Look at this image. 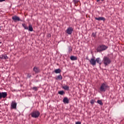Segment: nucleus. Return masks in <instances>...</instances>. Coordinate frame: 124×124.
Here are the masks:
<instances>
[{
	"label": "nucleus",
	"mask_w": 124,
	"mask_h": 124,
	"mask_svg": "<svg viewBox=\"0 0 124 124\" xmlns=\"http://www.w3.org/2000/svg\"><path fill=\"white\" fill-rule=\"evenodd\" d=\"M62 75L58 76L57 77V80H62Z\"/></svg>",
	"instance_id": "nucleus-22"
},
{
	"label": "nucleus",
	"mask_w": 124,
	"mask_h": 124,
	"mask_svg": "<svg viewBox=\"0 0 124 124\" xmlns=\"http://www.w3.org/2000/svg\"><path fill=\"white\" fill-rule=\"evenodd\" d=\"M108 48V46L105 45H101L99 46L97 48V52H102V51H105Z\"/></svg>",
	"instance_id": "nucleus-3"
},
{
	"label": "nucleus",
	"mask_w": 124,
	"mask_h": 124,
	"mask_svg": "<svg viewBox=\"0 0 124 124\" xmlns=\"http://www.w3.org/2000/svg\"><path fill=\"white\" fill-rule=\"evenodd\" d=\"M62 89L65 90V91H69V86H67V85H65L64 86H63Z\"/></svg>",
	"instance_id": "nucleus-17"
},
{
	"label": "nucleus",
	"mask_w": 124,
	"mask_h": 124,
	"mask_svg": "<svg viewBox=\"0 0 124 124\" xmlns=\"http://www.w3.org/2000/svg\"><path fill=\"white\" fill-rule=\"evenodd\" d=\"M76 124H81V122H76Z\"/></svg>",
	"instance_id": "nucleus-26"
},
{
	"label": "nucleus",
	"mask_w": 124,
	"mask_h": 124,
	"mask_svg": "<svg viewBox=\"0 0 124 124\" xmlns=\"http://www.w3.org/2000/svg\"><path fill=\"white\" fill-rule=\"evenodd\" d=\"M100 0H97V1L98 2V1H100ZM102 1H103L104 0H101Z\"/></svg>",
	"instance_id": "nucleus-28"
},
{
	"label": "nucleus",
	"mask_w": 124,
	"mask_h": 124,
	"mask_svg": "<svg viewBox=\"0 0 124 124\" xmlns=\"http://www.w3.org/2000/svg\"><path fill=\"white\" fill-rule=\"evenodd\" d=\"M2 1H5V0H0V2H2Z\"/></svg>",
	"instance_id": "nucleus-27"
},
{
	"label": "nucleus",
	"mask_w": 124,
	"mask_h": 124,
	"mask_svg": "<svg viewBox=\"0 0 124 124\" xmlns=\"http://www.w3.org/2000/svg\"><path fill=\"white\" fill-rule=\"evenodd\" d=\"M95 20L97 21H105L106 19L103 17H95Z\"/></svg>",
	"instance_id": "nucleus-12"
},
{
	"label": "nucleus",
	"mask_w": 124,
	"mask_h": 124,
	"mask_svg": "<svg viewBox=\"0 0 124 124\" xmlns=\"http://www.w3.org/2000/svg\"><path fill=\"white\" fill-rule=\"evenodd\" d=\"M73 32V28L72 27H69L66 30V33L67 34H72Z\"/></svg>",
	"instance_id": "nucleus-7"
},
{
	"label": "nucleus",
	"mask_w": 124,
	"mask_h": 124,
	"mask_svg": "<svg viewBox=\"0 0 124 124\" xmlns=\"http://www.w3.org/2000/svg\"><path fill=\"white\" fill-rule=\"evenodd\" d=\"M0 59L1 60H7V59H8V57H7V55H6V54H2L0 56Z\"/></svg>",
	"instance_id": "nucleus-10"
},
{
	"label": "nucleus",
	"mask_w": 124,
	"mask_h": 124,
	"mask_svg": "<svg viewBox=\"0 0 124 124\" xmlns=\"http://www.w3.org/2000/svg\"><path fill=\"white\" fill-rule=\"evenodd\" d=\"M68 53H71L72 52V47L71 46H68Z\"/></svg>",
	"instance_id": "nucleus-20"
},
{
	"label": "nucleus",
	"mask_w": 124,
	"mask_h": 124,
	"mask_svg": "<svg viewBox=\"0 0 124 124\" xmlns=\"http://www.w3.org/2000/svg\"><path fill=\"white\" fill-rule=\"evenodd\" d=\"M89 62L92 65H95L96 64V61L94 58H92Z\"/></svg>",
	"instance_id": "nucleus-9"
},
{
	"label": "nucleus",
	"mask_w": 124,
	"mask_h": 124,
	"mask_svg": "<svg viewBox=\"0 0 124 124\" xmlns=\"http://www.w3.org/2000/svg\"><path fill=\"white\" fill-rule=\"evenodd\" d=\"M70 60H71V61H77V57L72 56L70 57Z\"/></svg>",
	"instance_id": "nucleus-15"
},
{
	"label": "nucleus",
	"mask_w": 124,
	"mask_h": 124,
	"mask_svg": "<svg viewBox=\"0 0 124 124\" xmlns=\"http://www.w3.org/2000/svg\"><path fill=\"white\" fill-rule=\"evenodd\" d=\"M96 62H97V63H99L100 65L101 64V59H100L99 58L96 59Z\"/></svg>",
	"instance_id": "nucleus-14"
},
{
	"label": "nucleus",
	"mask_w": 124,
	"mask_h": 124,
	"mask_svg": "<svg viewBox=\"0 0 124 124\" xmlns=\"http://www.w3.org/2000/svg\"><path fill=\"white\" fill-rule=\"evenodd\" d=\"M103 62L106 66L111 63V60L107 57H105L104 58Z\"/></svg>",
	"instance_id": "nucleus-4"
},
{
	"label": "nucleus",
	"mask_w": 124,
	"mask_h": 124,
	"mask_svg": "<svg viewBox=\"0 0 124 124\" xmlns=\"http://www.w3.org/2000/svg\"><path fill=\"white\" fill-rule=\"evenodd\" d=\"M6 96H7V93L0 92V99H1V98H5Z\"/></svg>",
	"instance_id": "nucleus-6"
},
{
	"label": "nucleus",
	"mask_w": 124,
	"mask_h": 124,
	"mask_svg": "<svg viewBox=\"0 0 124 124\" xmlns=\"http://www.w3.org/2000/svg\"><path fill=\"white\" fill-rule=\"evenodd\" d=\"M22 26L24 28L25 30H27L28 31H33V28H32V25L31 24H29V27H28L25 23H23Z\"/></svg>",
	"instance_id": "nucleus-1"
},
{
	"label": "nucleus",
	"mask_w": 124,
	"mask_h": 124,
	"mask_svg": "<svg viewBox=\"0 0 124 124\" xmlns=\"http://www.w3.org/2000/svg\"><path fill=\"white\" fill-rule=\"evenodd\" d=\"M63 102L65 104H68V103H69V100H68L67 97H65L63 99Z\"/></svg>",
	"instance_id": "nucleus-13"
},
{
	"label": "nucleus",
	"mask_w": 124,
	"mask_h": 124,
	"mask_svg": "<svg viewBox=\"0 0 124 124\" xmlns=\"http://www.w3.org/2000/svg\"><path fill=\"white\" fill-rule=\"evenodd\" d=\"M12 19L14 21V22H17V21H21L20 17L17 16H13Z\"/></svg>",
	"instance_id": "nucleus-8"
},
{
	"label": "nucleus",
	"mask_w": 124,
	"mask_h": 124,
	"mask_svg": "<svg viewBox=\"0 0 124 124\" xmlns=\"http://www.w3.org/2000/svg\"><path fill=\"white\" fill-rule=\"evenodd\" d=\"M108 88H109V86L105 84V83H102L100 87V92H106V90H107V89H108Z\"/></svg>",
	"instance_id": "nucleus-2"
},
{
	"label": "nucleus",
	"mask_w": 124,
	"mask_h": 124,
	"mask_svg": "<svg viewBox=\"0 0 124 124\" xmlns=\"http://www.w3.org/2000/svg\"><path fill=\"white\" fill-rule=\"evenodd\" d=\"M11 107L13 109H16V107H17V103L15 102H12L11 104Z\"/></svg>",
	"instance_id": "nucleus-11"
},
{
	"label": "nucleus",
	"mask_w": 124,
	"mask_h": 124,
	"mask_svg": "<svg viewBox=\"0 0 124 124\" xmlns=\"http://www.w3.org/2000/svg\"><path fill=\"white\" fill-rule=\"evenodd\" d=\"M33 71L35 72V73H38V72L40 71L39 69L36 67L33 68Z\"/></svg>",
	"instance_id": "nucleus-16"
},
{
	"label": "nucleus",
	"mask_w": 124,
	"mask_h": 124,
	"mask_svg": "<svg viewBox=\"0 0 124 124\" xmlns=\"http://www.w3.org/2000/svg\"><path fill=\"white\" fill-rule=\"evenodd\" d=\"M92 35L93 37H95L96 36V33L93 32Z\"/></svg>",
	"instance_id": "nucleus-24"
},
{
	"label": "nucleus",
	"mask_w": 124,
	"mask_h": 124,
	"mask_svg": "<svg viewBox=\"0 0 124 124\" xmlns=\"http://www.w3.org/2000/svg\"><path fill=\"white\" fill-rule=\"evenodd\" d=\"M58 93H59V94L63 95V94H64V93H64L63 91H61L58 92Z\"/></svg>",
	"instance_id": "nucleus-21"
},
{
	"label": "nucleus",
	"mask_w": 124,
	"mask_h": 124,
	"mask_svg": "<svg viewBox=\"0 0 124 124\" xmlns=\"http://www.w3.org/2000/svg\"><path fill=\"white\" fill-rule=\"evenodd\" d=\"M1 43V42H0V44Z\"/></svg>",
	"instance_id": "nucleus-29"
},
{
	"label": "nucleus",
	"mask_w": 124,
	"mask_h": 124,
	"mask_svg": "<svg viewBox=\"0 0 124 124\" xmlns=\"http://www.w3.org/2000/svg\"><path fill=\"white\" fill-rule=\"evenodd\" d=\"M40 115V112H39V111H35L32 112L31 113V116L32 118H38Z\"/></svg>",
	"instance_id": "nucleus-5"
},
{
	"label": "nucleus",
	"mask_w": 124,
	"mask_h": 124,
	"mask_svg": "<svg viewBox=\"0 0 124 124\" xmlns=\"http://www.w3.org/2000/svg\"><path fill=\"white\" fill-rule=\"evenodd\" d=\"M90 103H91V104H93V103H94V100H91L90 101Z\"/></svg>",
	"instance_id": "nucleus-25"
},
{
	"label": "nucleus",
	"mask_w": 124,
	"mask_h": 124,
	"mask_svg": "<svg viewBox=\"0 0 124 124\" xmlns=\"http://www.w3.org/2000/svg\"><path fill=\"white\" fill-rule=\"evenodd\" d=\"M97 103H98V104H99L100 105H103V103H102V101L100 100H98L97 101Z\"/></svg>",
	"instance_id": "nucleus-19"
},
{
	"label": "nucleus",
	"mask_w": 124,
	"mask_h": 124,
	"mask_svg": "<svg viewBox=\"0 0 124 124\" xmlns=\"http://www.w3.org/2000/svg\"><path fill=\"white\" fill-rule=\"evenodd\" d=\"M32 89L33 90V91H37L38 90V87H34L32 88Z\"/></svg>",
	"instance_id": "nucleus-23"
},
{
	"label": "nucleus",
	"mask_w": 124,
	"mask_h": 124,
	"mask_svg": "<svg viewBox=\"0 0 124 124\" xmlns=\"http://www.w3.org/2000/svg\"><path fill=\"white\" fill-rule=\"evenodd\" d=\"M54 72L58 74V73H61V72H62V70H61V69H57L54 70Z\"/></svg>",
	"instance_id": "nucleus-18"
}]
</instances>
